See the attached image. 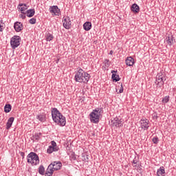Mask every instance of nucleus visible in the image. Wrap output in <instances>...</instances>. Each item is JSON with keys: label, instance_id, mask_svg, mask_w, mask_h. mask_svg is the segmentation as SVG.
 <instances>
[{"label": "nucleus", "instance_id": "obj_28", "mask_svg": "<svg viewBox=\"0 0 176 176\" xmlns=\"http://www.w3.org/2000/svg\"><path fill=\"white\" fill-rule=\"evenodd\" d=\"M168 101H170V96H166L165 97H164L162 98V104H167V102H168Z\"/></svg>", "mask_w": 176, "mask_h": 176}, {"label": "nucleus", "instance_id": "obj_19", "mask_svg": "<svg viewBox=\"0 0 176 176\" xmlns=\"http://www.w3.org/2000/svg\"><path fill=\"white\" fill-rule=\"evenodd\" d=\"M166 170H164V166H161L157 170V176H166Z\"/></svg>", "mask_w": 176, "mask_h": 176}, {"label": "nucleus", "instance_id": "obj_10", "mask_svg": "<svg viewBox=\"0 0 176 176\" xmlns=\"http://www.w3.org/2000/svg\"><path fill=\"white\" fill-rule=\"evenodd\" d=\"M71 19L69 16H66L63 20V27L66 28V30H69L71 28Z\"/></svg>", "mask_w": 176, "mask_h": 176}, {"label": "nucleus", "instance_id": "obj_25", "mask_svg": "<svg viewBox=\"0 0 176 176\" xmlns=\"http://www.w3.org/2000/svg\"><path fill=\"white\" fill-rule=\"evenodd\" d=\"M36 119L39 120L40 122H46V116L43 114H40L38 116H36Z\"/></svg>", "mask_w": 176, "mask_h": 176}, {"label": "nucleus", "instance_id": "obj_3", "mask_svg": "<svg viewBox=\"0 0 176 176\" xmlns=\"http://www.w3.org/2000/svg\"><path fill=\"white\" fill-rule=\"evenodd\" d=\"M101 111H102V109L97 108L93 110L92 112L89 114L91 123H98L100 122Z\"/></svg>", "mask_w": 176, "mask_h": 176}, {"label": "nucleus", "instance_id": "obj_21", "mask_svg": "<svg viewBox=\"0 0 176 176\" xmlns=\"http://www.w3.org/2000/svg\"><path fill=\"white\" fill-rule=\"evenodd\" d=\"M25 13L27 17H34L35 15V9L28 10Z\"/></svg>", "mask_w": 176, "mask_h": 176}, {"label": "nucleus", "instance_id": "obj_40", "mask_svg": "<svg viewBox=\"0 0 176 176\" xmlns=\"http://www.w3.org/2000/svg\"><path fill=\"white\" fill-rule=\"evenodd\" d=\"M123 92V87H122L120 91H119V93H122Z\"/></svg>", "mask_w": 176, "mask_h": 176}, {"label": "nucleus", "instance_id": "obj_32", "mask_svg": "<svg viewBox=\"0 0 176 176\" xmlns=\"http://www.w3.org/2000/svg\"><path fill=\"white\" fill-rule=\"evenodd\" d=\"M69 159L72 162H74L75 160H76V155H75V153H72L70 155H69Z\"/></svg>", "mask_w": 176, "mask_h": 176}, {"label": "nucleus", "instance_id": "obj_1", "mask_svg": "<svg viewBox=\"0 0 176 176\" xmlns=\"http://www.w3.org/2000/svg\"><path fill=\"white\" fill-rule=\"evenodd\" d=\"M52 116L54 122L56 123L58 126L64 127L65 126L67 121L65 120V117L60 113V111L57 108H53L52 109Z\"/></svg>", "mask_w": 176, "mask_h": 176}, {"label": "nucleus", "instance_id": "obj_22", "mask_svg": "<svg viewBox=\"0 0 176 176\" xmlns=\"http://www.w3.org/2000/svg\"><path fill=\"white\" fill-rule=\"evenodd\" d=\"M166 43L169 46L174 45V37H173V35H168L166 37Z\"/></svg>", "mask_w": 176, "mask_h": 176}, {"label": "nucleus", "instance_id": "obj_26", "mask_svg": "<svg viewBox=\"0 0 176 176\" xmlns=\"http://www.w3.org/2000/svg\"><path fill=\"white\" fill-rule=\"evenodd\" d=\"M10 111H12V105L9 104H6L4 107V112H6V113H9Z\"/></svg>", "mask_w": 176, "mask_h": 176}, {"label": "nucleus", "instance_id": "obj_24", "mask_svg": "<svg viewBox=\"0 0 176 176\" xmlns=\"http://www.w3.org/2000/svg\"><path fill=\"white\" fill-rule=\"evenodd\" d=\"M83 28L85 31H90L91 30V22H85L83 24Z\"/></svg>", "mask_w": 176, "mask_h": 176}, {"label": "nucleus", "instance_id": "obj_8", "mask_svg": "<svg viewBox=\"0 0 176 176\" xmlns=\"http://www.w3.org/2000/svg\"><path fill=\"white\" fill-rule=\"evenodd\" d=\"M140 126L143 130H148L149 129V126H151V124H149V120L146 118L142 119L140 120Z\"/></svg>", "mask_w": 176, "mask_h": 176}, {"label": "nucleus", "instance_id": "obj_2", "mask_svg": "<svg viewBox=\"0 0 176 176\" xmlns=\"http://www.w3.org/2000/svg\"><path fill=\"white\" fill-rule=\"evenodd\" d=\"M91 76L88 73L85 72L82 69H79L76 73L74 80L79 83H87Z\"/></svg>", "mask_w": 176, "mask_h": 176}, {"label": "nucleus", "instance_id": "obj_23", "mask_svg": "<svg viewBox=\"0 0 176 176\" xmlns=\"http://www.w3.org/2000/svg\"><path fill=\"white\" fill-rule=\"evenodd\" d=\"M157 82H164L166 78L163 76V73H160L156 76Z\"/></svg>", "mask_w": 176, "mask_h": 176}, {"label": "nucleus", "instance_id": "obj_34", "mask_svg": "<svg viewBox=\"0 0 176 176\" xmlns=\"http://www.w3.org/2000/svg\"><path fill=\"white\" fill-rule=\"evenodd\" d=\"M164 85V82H157V86H158L159 87H163Z\"/></svg>", "mask_w": 176, "mask_h": 176}, {"label": "nucleus", "instance_id": "obj_36", "mask_svg": "<svg viewBox=\"0 0 176 176\" xmlns=\"http://www.w3.org/2000/svg\"><path fill=\"white\" fill-rule=\"evenodd\" d=\"M133 164H137L138 163V160H137V157H135L133 160L132 161Z\"/></svg>", "mask_w": 176, "mask_h": 176}, {"label": "nucleus", "instance_id": "obj_12", "mask_svg": "<svg viewBox=\"0 0 176 176\" xmlns=\"http://www.w3.org/2000/svg\"><path fill=\"white\" fill-rule=\"evenodd\" d=\"M50 13H54L55 16H58L60 14V9L57 6H53L50 8Z\"/></svg>", "mask_w": 176, "mask_h": 176}, {"label": "nucleus", "instance_id": "obj_29", "mask_svg": "<svg viewBox=\"0 0 176 176\" xmlns=\"http://www.w3.org/2000/svg\"><path fill=\"white\" fill-rule=\"evenodd\" d=\"M53 34L50 33H47L46 35V41L47 42H50V41H53Z\"/></svg>", "mask_w": 176, "mask_h": 176}, {"label": "nucleus", "instance_id": "obj_9", "mask_svg": "<svg viewBox=\"0 0 176 176\" xmlns=\"http://www.w3.org/2000/svg\"><path fill=\"white\" fill-rule=\"evenodd\" d=\"M50 165H52V168L54 169V171H58V170H60L61 167H63V164L60 161L54 162Z\"/></svg>", "mask_w": 176, "mask_h": 176}, {"label": "nucleus", "instance_id": "obj_17", "mask_svg": "<svg viewBox=\"0 0 176 176\" xmlns=\"http://www.w3.org/2000/svg\"><path fill=\"white\" fill-rule=\"evenodd\" d=\"M13 122H14V117H10L6 123V129L9 130L10 127H12V124H13Z\"/></svg>", "mask_w": 176, "mask_h": 176}, {"label": "nucleus", "instance_id": "obj_18", "mask_svg": "<svg viewBox=\"0 0 176 176\" xmlns=\"http://www.w3.org/2000/svg\"><path fill=\"white\" fill-rule=\"evenodd\" d=\"M41 135H42V133H35L32 138L31 140L33 141V142H38L39 140H41Z\"/></svg>", "mask_w": 176, "mask_h": 176}, {"label": "nucleus", "instance_id": "obj_7", "mask_svg": "<svg viewBox=\"0 0 176 176\" xmlns=\"http://www.w3.org/2000/svg\"><path fill=\"white\" fill-rule=\"evenodd\" d=\"M111 124L116 127H122L123 126V120L116 117L111 120Z\"/></svg>", "mask_w": 176, "mask_h": 176}, {"label": "nucleus", "instance_id": "obj_31", "mask_svg": "<svg viewBox=\"0 0 176 176\" xmlns=\"http://www.w3.org/2000/svg\"><path fill=\"white\" fill-rule=\"evenodd\" d=\"M152 142L155 145H157V144H159V138H157V136L153 137V139H152Z\"/></svg>", "mask_w": 176, "mask_h": 176}, {"label": "nucleus", "instance_id": "obj_41", "mask_svg": "<svg viewBox=\"0 0 176 176\" xmlns=\"http://www.w3.org/2000/svg\"><path fill=\"white\" fill-rule=\"evenodd\" d=\"M109 54H111V56H112L113 54V51L111 50L109 52Z\"/></svg>", "mask_w": 176, "mask_h": 176}, {"label": "nucleus", "instance_id": "obj_16", "mask_svg": "<svg viewBox=\"0 0 176 176\" xmlns=\"http://www.w3.org/2000/svg\"><path fill=\"white\" fill-rule=\"evenodd\" d=\"M125 63L128 67H133V65H134V58L131 56H129L126 58Z\"/></svg>", "mask_w": 176, "mask_h": 176}, {"label": "nucleus", "instance_id": "obj_14", "mask_svg": "<svg viewBox=\"0 0 176 176\" xmlns=\"http://www.w3.org/2000/svg\"><path fill=\"white\" fill-rule=\"evenodd\" d=\"M116 72H118V71H111V79L113 80V82H119V80H120V78L119 77V75L116 74Z\"/></svg>", "mask_w": 176, "mask_h": 176}, {"label": "nucleus", "instance_id": "obj_11", "mask_svg": "<svg viewBox=\"0 0 176 176\" xmlns=\"http://www.w3.org/2000/svg\"><path fill=\"white\" fill-rule=\"evenodd\" d=\"M14 28L16 32H20L21 31H23L24 26H23V23L21 22L16 21L14 24Z\"/></svg>", "mask_w": 176, "mask_h": 176}, {"label": "nucleus", "instance_id": "obj_35", "mask_svg": "<svg viewBox=\"0 0 176 176\" xmlns=\"http://www.w3.org/2000/svg\"><path fill=\"white\" fill-rule=\"evenodd\" d=\"M104 65H105V67H109V60L108 59H105L104 60Z\"/></svg>", "mask_w": 176, "mask_h": 176}, {"label": "nucleus", "instance_id": "obj_38", "mask_svg": "<svg viewBox=\"0 0 176 176\" xmlns=\"http://www.w3.org/2000/svg\"><path fill=\"white\" fill-rule=\"evenodd\" d=\"M20 155H21L22 159H24V157L25 156V153L24 152H20Z\"/></svg>", "mask_w": 176, "mask_h": 176}, {"label": "nucleus", "instance_id": "obj_27", "mask_svg": "<svg viewBox=\"0 0 176 176\" xmlns=\"http://www.w3.org/2000/svg\"><path fill=\"white\" fill-rule=\"evenodd\" d=\"M38 173L41 174V175H45V167L43 165H41L38 168Z\"/></svg>", "mask_w": 176, "mask_h": 176}, {"label": "nucleus", "instance_id": "obj_30", "mask_svg": "<svg viewBox=\"0 0 176 176\" xmlns=\"http://www.w3.org/2000/svg\"><path fill=\"white\" fill-rule=\"evenodd\" d=\"M82 162H89V155L86 154V153H83L82 155Z\"/></svg>", "mask_w": 176, "mask_h": 176}, {"label": "nucleus", "instance_id": "obj_6", "mask_svg": "<svg viewBox=\"0 0 176 176\" xmlns=\"http://www.w3.org/2000/svg\"><path fill=\"white\" fill-rule=\"evenodd\" d=\"M60 148L57 146V143L54 140L51 141V145L47 149V153H53V152H58Z\"/></svg>", "mask_w": 176, "mask_h": 176}, {"label": "nucleus", "instance_id": "obj_4", "mask_svg": "<svg viewBox=\"0 0 176 176\" xmlns=\"http://www.w3.org/2000/svg\"><path fill=\"white\" fill-rule=\"evenodd\" d=\"M28 163H30L32 166L39 164V157L34 152H31L27 156Z\"/></svg>", "mask_w": 176, "mask_h": 176}, {"label": "nucleus", "instance_id": "obj_20", "mask_svg": "<svg viewBox=\"0 0 176 176\" xmlns=\"http://www.w3.org/2000/svg\"><path fill=\"white\" fill-rule=\"evenodd\" d=\"M131 12L133 13H139L140 12V6L136 3H133L131 8Z\"/></svg>", "mask_w": 176, "mask_h": 176}, {"label": "nucleus", "instance_id": "obj_5", "mask_svg": "<svg viewBox=\"0 0 176 176\" xmlns=\"http://www.w3.org/2000/svg\"><path fill=\"white\" fill-rule=\"evenodd\" d=\"M20 41H21V37L20 36H14L10 39V45L12 49H16L20 46Z\"/></svg>", "mask_w": 176, "mask_h": 176}, {"label": "nucleus", "instance_id": "obj_13", "mask_svg": "<svg viewBox=\"0 0 176 176\" xmlns=\"http://www.w3.org/2000/svg\"><path fill=\"white\" fill-rule=\"evenodd\" d=\"M18 9L21 11V12L23 14H25V10L28 9V7L25 3H19L18 6Z\"/></svg>", "mask_w": 176, "mask_h": 176}, {"label": "nucleus", "instance_id": "obj_15", "mask_svg": "<svg viewBox=\"0 0 176 176\" xmlns=\"http://www.w3.org/2000/svg\"><path fill=\"white\" fill-rule=\"evenodd\" d=\"M54 173V170L52 166V165H49L47 170H46V172L45 173V176H53V173Z\"/></svg>", "mask_w": 176, "mask_h": 176}, {"label": "nucleus", "instance_id": "obj_39", "mask_svg": "<svg viewBox=\"0 0 176 176\" xmlns=\"http://www.w3.org/2000/svg\"><path fill=\"white\" fill-rule=\"evenodd\" d=\"M3 26L0 23V32H2L3 31Z\"/></svg>", "mask_w": 176, "mask_h": 176}, {"label": "nucleus", "instance_id": "obj_37", "mask_svg": "<svg viewBox=\"0 0 176 176\" xmlns=\"http://www.w3.org/2000/svg\"><path fill=\"white\" fill-rule=\"evenodd\" d=\"M19 17H21V19H23V20H25V14H20L19 15Z\"/></svg>", "mask_w": 176, "mask_h": 176}, {"label": "nucleus", "instance_id": "obj_33", "mask_svg": "<svg viewBox=\"0 0 176 176\" xmlns=\"http://www.w3.org/2000/svg\"><path fill=\"white\" fill-rule=\"evenodd\" d=\"M30 24H35L36 23V18H32L29 20Z\"/></svg>", "mask_w": 176, "mask_h": 176}]
</instances>
